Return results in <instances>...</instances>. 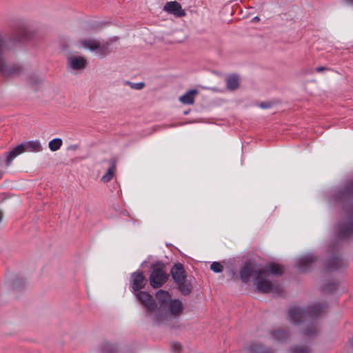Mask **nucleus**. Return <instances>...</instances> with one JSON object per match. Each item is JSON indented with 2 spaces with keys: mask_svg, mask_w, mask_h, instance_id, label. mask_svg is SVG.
I'll return each mask as SVG.
<instances>
[{
  "mask_svg": "<svg viewBox=\"0 0 353 353\" xmlns=\"http://www.w3.org/2000/svg\"><path fill=\"white\" fill-rule=\"evenodd\" d=\"M2 176H3V172H0V179H1Z\"/></svg>",
  "mask_w": 353,
  "mask_h": 353,
  "instance_id": "e433bc0d",
  "label": "nucleus"
},
{
  "mask_svg": "<svg viewBox=\"0 0 353 353\" xmlns=\"http://www.w3.org/2000/svg\"><path fill=\"white\" fill-rule=\"evenodd\" d=\"M2 217H3V212L0 210V222L2 220Z\"/></svg>",
  "mask_w": 353,
  "mask_h": 353,
  "instance_id": "c9c22d12",
  "label": "nucleus"
},
{
  "mask_svg": "<svg viewBox=\"0 0 353 353\" xmlns=\"http://www.w3.org/2000/svg\"><path fill=\"white\" fill-rule=\"evenodd\" d=\"M126 83L130 85L131 88L137 90H141L145 85L144 83H143V82L132 83L130 81H127Z\"/></svg>",
  "mask_w": 353,
  "mask_h": 353,
  "instance_id": "cd10ccee",
  "label": "nucleus"
},
{
  "mask_svg": "<svg viewBox=\"0 0 353 353\" xmlns=\"http://www.w3.org/2000/svg\"><path fill=\"white\" fill-rule=\"evenodd\" d=\"M248 350L253 353H269V350L257 343H251L248 347Z\"/></svg>",
  "mask_w": 353,
  "mask_h": 353,
  "instance_id": "5701e85b",
  "label": "nucleus"
},
{
  "mask_svg": "<svg viewBox=\"0 0 353 353\" xmlns=\"http://www.w3.org/2000/svg\"><path fill=\"white\" fill-rule=\"evenodd\" d=\"M319 332L318 327L314 323H312L303 332V335L306 339L313 338Z\"/></svg>",
  "mask_w": 353,
  "mask_h": 353,
  "instance_id": "412c9836",
  "label": "nucleus"
},
{
  "mask_svg": "<svg viewBox=\"0 0 353 353\" xmlns=\"http://www.w3.org/2000/svg\"><path fill=\"white\" fill-rule=\"evenodd\" d=\"M62 144L63 141L61 139L54 138L49 142L48 147L51 151L55 152L60 149Z\"/></svg>",
  "mask_w": 353,
  "mask_h": 353,
  "instance_id": "b1692460",
  "label": "nucleus"
},
{
  "mask_svg": "<svg viewBox=\"0 0 353 353\" xmlns=\"http://www.w3.org/2000/svg\"><path fill=\"white\" fill-rule=\"evenodd\" d=\"M156 297L157 302L148 292L140 291L137 294V299L145 308V316L154 325L165 323L178 316L183 309L182 301L179 299H171L167 291L159 290Z\"/></svg>",
  "mask_w": 353,
  "mask_h": 353,
  "instance_id": "f257e3e1",
  "label": "nucleus"
},
{
  "mask_svg": "<svg viewBox=\"0 0 353 353\" xmlns=\"http://www.w3.org/2000/svg\"><path fill=\"white\" fill-rule=\"evenodd\" d=\"M347 5L353 6V0H344Z\"/></svg>",
  "mask_w": 353,
  "mask_h": 353,
  "instance_id": "2f4dec72",
  "label": "nucleus"
},
{
  "mask_svg": "<svg viewBox=\"0 0 353 353\" xmlns=\"http://www.w3.org/2000/svg\"><path fill=\"white\" fill-rule=\"evenodd\" d=\"M147 279L142 272L137 271L131 274L130 287L132 292H138L144 288L147 284Z\"/></svg>",
  "mask_w": 353,
  "mask_h": 353,
  "instance_id": "1a4fd4ad",
  "label": "nucleus"
},
{
  "mask_svg": "<svg viewBox=\"0 0 353 353\" xmlns=\"http://www.w3.org/2000/svg\"><path fill=\"white\" fill-rule=\"evenodd\" d=\"M343 263L342 259L339 256H334L329 260L327 269L332 270L339 268Z\"/></svg>",
  "mask_w": 353,
  "mask_h": 353,
  "instance_id": "aec40b11",
  "label": "nucleus"
},
{
  "mask_svg": "<svg viewBox=\"0 0 353 353\" xmlns=\"http://www.w3.org/2000/svg\"><path fill=\"white\" fill-rule=\"evenodd\" d=\"M337 288V284L330 283L323 287V291L325 292H332Z\"/></svg>",
  "mask_w": 353,
  "mask_h": 353,
  "instance_id": "bb28decb",
  "label": "nucleus"
},
{
  "mask_svg": "<svg viewBox=\"0 0 353 353\" xmlns=\"http://www.w3.org/2000/svg\"><path fill=\"white\" fill-rule=\"evenodd\" d=\"M165 269V266L162 263L157 262L151 265L149 281L152 288L154 289L159 288L166 283L169 275L166 273Z\"/></svg>",
  "mask_w": 353,
  "mask_h": 353,
  "instance_id": "39448f33",
  "label": "nucleus"
},
{
  "mask_svg": "<svg viewBox=\"0 0 353 353\" xmlns=\"http://www.w3.org/2000/svg\"><path fill=\"white\" fill-rule=\"evenodd\" d=\"M81 44L85 49L94 52L99 58H104L112 52L110 41L101 43L96 39H83Z\"/></svg>",
  "mask_w": 353,
  "mask_h": 353,
  "instance_id": "423d86ee",
  "label": "nucleus"
},
{
  "mask_svg": "<svg viewBox=\"0 0 353 353\" xmlns=\"http://www.w3.org/2000/svg\"><path fill=\"white\" fill-rule=\"evenodd\" d=\"M325 307V305L317 303L308 305L306 309L292 306L288 309V319L290 323L298 325L307 319H312L320 314L324 311Z\"/></svg>",
  "mask_w": 353,
  "mask_h": 353,
  "instance_id": "7ed1b4c3",
  "label": "nucleus"
},
{
  "mask_svg": "<svg viewBox=\"0 0 353 353\" xmlns=\"http://www.w3.org/2000/svg\"><path fill=\"white\" fill-rule=\"evenodd\" d=\"M239 85V77L236 74H232L226 79V85L228 89L234 90L238 88Z\"/></svg>",
  "mask_w": 353,
  "mask_h": 353,
  "instance_id": "a211bd4d",
  "label": "nucleus"
},
{
  "mask_svg": "<svg viewBox=\"0 0 353 353\" xmlns=\"http://www.w3.org/2000/svg\"><path fill=\"white\" fill-rule=\"evenodd\" d=\"M288 336L289 334L286 330H278L272 332V337L279 341H284Z\"/></svg>",
  "mask_w": 353,
  "mask_h": 353,
  "instance_id": "4be33fe9",
  "label": "nucleus"
},
{
  "mask_svg": "<svg viewBox=\"0 0 353 353\" xmlns=\"http://www.w3.org/2000/svg\"><path fill=\"white\" fill-rule=\"evenodd\" d=\"M42 149V145L39 140L24 141L11 151L5 153L6 165L9 166L14 158L25 152H39Z\"/></svg>",
  "mask_w": 353,
  "mask_h": 353,
  "instance_id": "20e7f679",
  "label": "nucleus"
},
{
  "mask_svg": "<svg viewBox=\"0 0 353 353\" xmlns=\"http://www.w3.org/2000/svg\"><path fill=\"white\" fill-rule=\"evenodd\" d=\"M283 273V267L273 263L266 265L263 270L255 271L254 285L256 291L262 293L270 292L276 288L270 279V275L281 276Z\"/></svg>",
  "mask_w": 353,
  "mask_h": 353,
  "instance_id": "f03ea898",
  "label": "nucleus"
},
{
  "mask_svg": "<svg viewBox=\"0 0 353 353\" xmlns=\"http://www.w3.org/2000/svg\"><path fill=\"white\" fill-rule=\"evenodd\" d=\"M257 21H259V18L258 17H254L252 19L251 22H256Z\"/></svg>",
  "mask_w": 353,
  "mask_h": 353,
  "instance_id": "72a5a7b5",
  "label": "nucleus"
},
{
  "mask_svg": "<svg viewBox=\"0 0 353 353\" xmlns=\"http://www.w3.org/2000/svg\"><path fill=\"white\" fill-rule=\"evenodd\" d=\"M292 351L294 353H310V349L307 347L296 346L293 347Z\"/></svg>",
  "mask_w": 353,
  "mask_h": 353,
  "instance_id": "c85d7f7f",
  "label": "nucleus"
},
{
  "mask_svg": "<svg viewBox=\"0 0 353 353\" xmlns=\"http://www.w3.org/2000/svg\"><path fill=\"white\" fill-rule=\"evenodd\" d=\"M117 349L115 345L107 343L103 346L102 353H117Z\"/></svg>",
  "mask_w": 353,
  "mask_h": 353,
  "instance_id": "a878e982",
  "label": "nucleus"
},
{
  "mask_svg": "<svg viewBox=\"0 0 353 353\" xmlns=\"http://www.w3.org/2000/svg\"><path fill=\"white\" fill-rule=\"evenodd\" d=\"M5 43L0 35V74L3 77H11L19 74L21 71V68L16 64L7 65L6 59L3 54V48Z\"/></svg>",
  "mask_w": 353,
  "mask_h": 353,
  "instance_id": "0eeeda50",
  "label": "nucleus"
},
{
  "mask_svg": "<svg viewBox=\"0 0 353 353\" xmlns=\"http://www.w3.org/2000/svg\"><path fill=\"white\" fill-rule=\"evenodd\" d=\"M260 106L262 108H269L270 106L268 105H266L263 103H261Z\"/></svg>",
  "mask_w": 353,
  "mask_h": 353,
  "instance_id": "473e14b6",
  "label": "nucleus"
},
{
  "mask_svg": "<svg viewBox=\"0 0 353 353\" xmlns=\"http://www.w3.org/2000/svg\"><path fill=\"white\" fill-rule=\"evenodd\" d=\"M170 274L175 283L187 277L183 265L179 263L174 265Z\"/></svg>",
  "mask_w": 353,
  "mask_h": 353,
  "instance_id": "ddd939ff",
  "label": "nucleus"
},
{
  "mask_svg": "<svg viewBox=\"0 0 353 353\" xmlns=\"http://www.w3.org/2000/svg\"><path fill=\"white\" fill-rule=\"evenodd\" d=\"M210 270L215 273H220L223 270V266L219 262H212L210 265Z\"/></svg>",
  "mask_w": 353,
  "mask_h": 353,
  "instance_id": "393cba45",
  "label": "nucleus"
},
{
  "mask_svg": "<svg viewBox=\"0 0 353 353\" xmlns=\"http://www.w3.org/2000/svg\"><path fill=\"white\" fill-rule=\"evenodd\" d=\"M115 169V162L114 160H112L111 166L108 168V172L101 177V181L103 183L109 182L113 177Z\"/></svg>",
  "mask_w": 353,
  "mask_h": 353,
  "instance_id": "6ab92c4d",
  "label": "nucleus"
},
{
  "mask_svg": "<svg viewBox=\"0 0 353 353\" xmlns=\"http://www.w3.org/2000/svg\"><path fill=\"white\" fill-rule=\"evenodd\" d=\"M353 194V180L348 182L345 187L342 190H339V192L335 195L334 200L339 201L345 199Z\"/></svg>",
  "mask_w": 353,
  "mask_h": 353,
  "instance_id": "4468645a",
  "label": "nucleus"
},
{
  "mask_svg": "<svg viewBox=\"0 0 353 353\" xmlns=\"http://www.w3.org/2000/svg\"><path fill=\"white\" fill-rule=\"evenodd\" d=\"M198 94V90L192 89L188 90L184 94L179 97V101L183 104L192 105L194 103L195 96Z\"/></svg>",
  "mask_w": 353,
  "mask_h": 353,
  "instance_id": "f3484780",
  "label": "nucleus"
},
{
  "mask_svg": "<svg viewBox=\"0 0 353 353\" xmlns=\"http://www.w3.org/2000/svg\"><path fill=\"white\" fill-rule=\"evenodd\" d=\"M327 70H329V68L323 67V66L318 67L316 68V71L317 72H321L323 71Z\"/></svg>",
  "mask_w": 353,
  "mask_h": 353,
  "instance_id": "7c9ffc66",
  "label": "nucleus"
},
{
  "mask_svg": "<svg viewBox=\"0 0 353 353\" xmlns=\"http://www.w3.org/2000/svg\"><path fill=\"white\" fill-rule=\"evenodd\" d=\"M350 345L353 347V337L349 341Z\"/></svg>",
  "mask_w": 353,
  "mask_h": 353,
  "instance_id": "f704fd0d",
  "label": "nucleus"
},
{
  "mask_svg": "<svg viewBox=\"0 0 353 353\" xmlns=\"http://www.w3.org/2000/svg\"><path fill=\"white\" fill-rule=\"evenodd\" d=\"M77 148L76 145L72 146V149H75Z\"/></svg>",
  "mask_w": 353,
  "mask_h": 353,
  "instance_id": "4c0bfd02",
  "label": "nucleus"
},
{
  "mask_svg": "<svg viewBox=\"0 0 353 353\" xmlns=\"http://www.w3.org/2000/svg\"><path fill=\"white\" fill-rule=\"evenodd\" d=\"M347 212V222H341L339 224L338 237L343 239L353 234V210Z\"/></svg>",
  "mask_w": 353,
  "mask_h": 353,
  "instance_id": "6e6552de",
  "label": "nucleus"
},
{
  "mask_svg": "<svg viewBox=\"0 0 353 353\" xmlns=\"http://www.w3.org/2000/svg\"><path fill=\"white\" fill-rule=\"evenodd\" d=\"M176 284L177 285L178 290L182 294L188 295L191 293L192 290V283L187 277L176 283Z\"/></svg>",
  "mask_w": 353,
  "mask_h": 353,
  "instance_id": "dca6fc26",
  "label": "nucleus"
},
{
  "mask_svg": "<svg viewBox=\"0 0 353 353\" xmlns=\"http://www.w3.org/2000/svg\"><path fill=\"white\" fill-rule=\"evenodd\" d=\"M68 65L73 70L82 71L87 65V61L81 56H71L68 58Z\"/></svg>",
  "mask_w": 353,
  "mask_h": 353,
  "instance_id": "9b49d317",
  "label": "nucleus"
},
{
  "mask_svg": "<svg viewBox=\"0 0 353 353\" xmlns=\"http://www.w3.org/2000/svg\"><path fill=\"white\" fill-rule=\"evenodd\" d=\"M253 273V268L251 263H245L240 270V277L242 282L247 283Z\"/></svg>",
  "mask_w": 353,
  "mask_h": 353,
  "instance_id": "2eb2a0df",
  "label": "nucleus"
},
{
  "mask_svg": "<svg viewBox=\"0 0 353 353\" xmlns=\"http://www.w3.org/2000/svg\"><path fill=\"white\" fill-rule=\"evenodd\" d=\"M163 10L176 17L185 15V11L182 8L181 4L176 1H168L163 6Z\"/></svg>",
  "mask_w": 353,
  "mask_h": 353,
  "instance_id": "9d476101",
  "label": "nucleus"
},
{
  "mask_svg": "<svg viewBox=\"0 0 353 353\" xmlns=\"http://www.w3.org/2000/svg\"><path fill=\"white\" fill-rule=\"evenodd\" d=\"M315 261L316 257L313 254H307L297 259L296 266L301 271L306 272Z\"/></svg>",
  "mask_w": 353,
  "mask_h": 353,
  "instance_id": "f8f14e48",
  "label": "nucleus"
},
{
  "mask_svg": "<svg viewBox=\"0 0 353 353\" xmlns=\"http://www.w3.org/2000/svg\"><path fill=\"white\" fill-rule=\"evenodd\" d=\"M172 349L174 352H179L181 349V345L179 343H174L172 345Z\"/></svg>",
  "mask_w": 353,
  "mask_h": 353,
  "instance_id": "c756f323",
  "label": "nucleus"
}]
</instances>
